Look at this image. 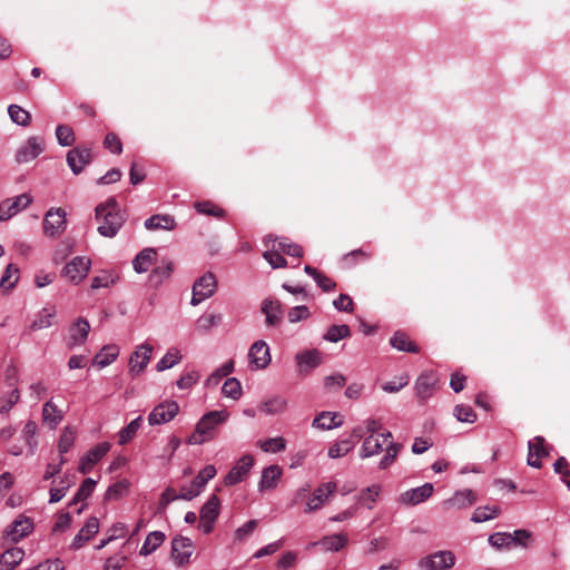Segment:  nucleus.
Segmentation results:
<instances>
[{
	"label": "nucleus",
	"instance_id": "f257e3e1",
	"mask_svg": "<svg viewBox=\"0 0 570 570\" xmlns=\"http://www.w3.org/2000/svg\"><path fill=\"white\" fill-rule=\"evenodd\" d=\"M95 218L98 222V233L108 238L115 237L126 222V215L115 197H109L96 206Z\"/></svg>",
	"mask_w": 570,
	"mask_h": 570
},
{
	"label": "nucleus",
	"instance_id": "f03ea898",
	"mask_svg": "<svg viewBox=\"0 0 570 570\" xmlns=\"http://www.w3.org/2000/svg\"><path fill=\"white\" fill-rule=\"evenodd\" d=\"M229 414L225 410L205 413L197 422L194 432L188 436L187 443L200 445L214 439L218 425L227 421Z\"/></svg>",
	"mask_w": 570,
	"mask_h": 570
},
{
	"label": "nucleus",
	"instance_id": "7ed1b4c3",
	"mask_svg": "<svg viewBox=\"0 0 570 570\" xmlns=\"http://www.w3.org/2000/svg\"><path fill=\"white\" fill-rule=\"evenodd\" d=\"M219 509L220 501L216 494L210 495V498L202 507L198 528L205 534H208L213 531L215 522L219 515Z\"/></svg>",
	"mask_w": 570,
	"mask_h": 570
},
{
	"label": "nucleus",
	"instance_id": "20e7f679",
	"mask_svg": "<svg viewBox=\"0 0 570 570\" xmlns=\"http://www.w3.org/2000/svg\"><path fill=\"white\" fill-rule=\"evenodd\" d=\"M217 288L216 276L213 273H206L199 277L193 286V297L190 304L196 306L203 301L214 295Z\"/></svg>",
	"mask_w": 570,
	"mask_h": 570
},
{
	"label": "nucleus",
	"instance_id": "39448f33",
	"mask_svg": "<svg viewBox=\"0 0 570 570\" xmlns=\"http://www.w3.org/2000/svg\"><path fill=\"white\" fill-rule=\"evenodd\" d=\"M66 212L65 209L58 207V208H50L43 218V232L47 236L56 237L62 234L66 230L67 227V219H66Z\"/></svg>",
	"mask_w": 570,
	"mask_h": 570
},
{
	"label": "nucleus",
	"instance_id": "423d86ee",
	"mask_svg": "<svg viewBox=\"0 0 570 570\" xmlns=\"http://www.w3.org/2000/svg\"><path fill=\"white\" fill-rule=\"evenodd\" d=\"M179 412V405L176 401L166 400L156 405L148 415L150 425L165 424L171 421Z\"/></svg>",
	"mask_w": 570,
	"mask_h": 570
},
{
	"label": "nucleus",
	"instance_id": "0eeeda50",
	"mask_svg": "<svg viewBox=\"0 0 570 570\" xmlns=\"http://www.w3.org/2000/svg\"><path fill=\"white\" fill-rule=\"evenodd\" d=\"M419 564L424 570H449L455 564V556L448 550L438 551L423 558Z\"/></svg>",
	"mask_w": 570,
	"mask_h": 570
},
{
	"label": "nucleus",
	"instance_id": "6e6552de",
	"mask_svg": "<svg viewBox=\"0 0 570 570\" xmlns=\"http://www.w3.org/2000/svg\"><path fill=\"white\" fill-rule=\"evenodd\" d=\"M153 346L144 343L132 352L129 358V373L131 376L140 375L151 360Z\"/></svg>",
	"mask_w": 570,
	"mask_h": 570
},
{
	"label": "nucleus",
	"instance_id": "1a4fd4ad",
	"mask_svg": "<svg viewBox=\"0 0 570 570\" xmlns=\"http://www.w3.org/2000/svg\"><path fill=\"white\" fill-rule=\"evenodd\" d=\"M254 465V458L250 454L243 455L230 469L224 479L226 485H235L246 479Z\"/></svg>",
	"mask_w": 570,
	"mask_h": 570
},
{
	"label": "nucleus",
	"instance_id": "9d476101",
	"mask_svg": "<svg viewBox=\"0 0 570 570\" xmlns=\"http://www.w3.org/2000/svg\"><path fill=\"white\" fill-rule=\"evenodd\" d=\"M248 358L252 368L254 370H263L266 368L271 361V352L267 343L265 341H256L249 348Z\"/></svg>",
	"mask_w": 570,
	"mask_h": 570
},
{
	"label": "nucleus",
	"instance_id": "9b49d317",
	"mask_svg": "<svg viewBox=\"0 0 570 570\" xmlns=\"http://www.w3.org/2000/svg\"><path fill=\"white\" fill-rule=\"evenodd\" d=\"M336 489L337 484L332 481L317 487L314 490L312 498L306 502L305 512L309 513L321 509L328 498L336 492Z\"/></svg>",
	"mask_w": 570,
	"mask_h": 570
},
{
	"label": "nucleus",
	"instance_id": "f8f14e48",
	"mask_svg": "<svg viewBox=\"0 0 570 570\" xmlns=\"http://www.w3.org/2000/svg\"><path fill=\"white\" fill-rule=\"evenodd\" d=\"M392 439L390 431H384L377 435H367L362 444L361 458L366 459L380 454L383 451V445Z\"/></svg>",
	"mask_w": 570,
	"mask_h": 570
},
{
	"label": "nucleus",
	"instance_id": "ddd939ff",
	"mask_svg": "<svg viewBox=\"0 0 570 570\" xmlns=\"http://www.w3.org/2000/svg\"><path fill=\"white\" fill-rule=\"evenodd\" d=\"M194 552V544L190 539L176 537L171 541V558L177 566H184L189 562Z\"/></svg>",
	"mask_w": 570,
	"mask_h": 570
},
{
	"label": "nucleus",
	"instance_id": "4468645a",
	"mask_svg": "<svg viewBox=\"0 0 570 570\" xmlns=\"http://www.w3.org/2000/svg\"><path fill=\"white\" fill-rule=\"evenodd\" d=\"M91 160L92 154L87 147L79 146L67 154V164L75 175H79Z\"/></svg>",
	"mask_w": 570,
	"mask_h": 570
},
{
	"label": "nucleus",
	"instance_id": "2eb2a0df",
	"mask_svg": "<svg viewBox=\"0 0 570 570\" xmlns=\"http://www.w3.org/2000/svg\"><path fill=\"white\" fill-rule=\"evenodd\" d=\"M32 198L28 194H21L14 198L0 203V220H8L20 210L28 207Z\"/></svg>",
	"mask_w": 570,
	"mask_h": 570
},
{
	"label": "nucleus",
	"instance_id": "dca6fc26",
	"mask_svg": "<svg viewBox=\"0 0 570 570\" xmlns=\"http://www.w3.org/2000/svg\"><path fill=\"white\" fill-rule=\"evenodd\" d=\"M432 483H424L421 487L410 489L399 497V502L403 505H416L428 500L433 494Z\"/></svg>",
	"mask_w": 570,
	"mask_h": 570
},
{
	"label": "nucleus",
	"instance_id": "f3484780",
	"mask_svg": "<svg viewBox=\"0 0 570 570\" xmlns=\"http://www.w3.org/2000/svg\"><path fill=\"white\" fill-rule=\"evenodd\" d=\"M43 150V140L39 137H30L16 154V160L20 164L29 163L38 157Z\"/></svg>",
	"mask_w": 570,
	"mask_h": 570
},
{
	"label": "nucleus",
	"instance_id": "a211bd4d",
	"mask_svg": "<svg viewBox=\"0 0 570 570\" xmlns=\"http://www.w3.org/2000/svg\"><path fill=\"white\" fill-rule=\"evenodd\" d=\"M90 265V259L86 257H75L66 265L63 269L65 276L77 284L87 276Z\"/></svg>",
	"mask_w": 570,
	"mask_h": 570
},
{
	"label": "nucleus",
	"instance_id": "6ab92c4d",
	"mask_svg": "<svg viewBox=\"0 0 570 570\" xmlns=\"http://www.w3.org/2000/svg\"><path fill=\"white\" fill-rule=\"evenodd\" d=\"M33 529V522L30 518L19 515L6 530V537L12 542H18L28 535Z\"/></svg>",
	"mask_w": 570,
	"mask_h": 570
},
{
	"label": "nucleus",
	"instance_id": "aec40b11",
	"mask_svg": "<svg viewBox=\"0 0 570 570\" xmlns=\"http://www.w3.org/2000/svg\"><path fill=\"white\" fill-rule=\"evenodd\" d=\"M90 324L86 318L79 317L69 327V335L67 338V345L72 348L82 345L89 334Z\"/></svg>",
	"mask_w": 570,
	"mask_h": 570
},
{
	"label": "nucleus",
	"instance_id": "412c9836",
	"mask_svg": "<svg viewBox=\"0 0 570 570\" xmlns=\"http://www.w3.org/2000/svg\"><path fill=\"white\" fill-rule=\"evenodd\" d=\"M110 450V444L108 442H101L92 448L85 456L81 458L79 463V471L82 474H86L91 471L94 465L105 456Z\"/></svg>",
	"mask_w": 570,
	"mask_h": 570
},
{
	"label": "nucleus",
	"instance_id": "4be33fe9",
	"mask_svg": "<svg viewBox=\"0 0 570 570\" xmlns=\"http://www.w3.org/2000/svg\"><path fill=\"white\" fill-rule=\"evenodd\" d=\"M528 448V464L532 468L540 469L542 466L541 458H544L549 454L544 446V439L542 436H534L529 441Z\"/></svg>",
	"mask_w": 570,
	"mask_h": 570
},
{
	"label": "nucleus",
	"instance_id": "5701e85b",
	"mask_svg": "<svg viewBox=\"0 0 570 570\" xmlns=\"http://www.w3.org/2000/svg\"><path fill=\"white\" fill-rule=\"evenodd\" d=\"M438 383V376L434 372L421 374L415 382V392L421 401H426L434 391Z\"/></svg>",
	"mask_w": 570,
	"mask_h": 570
},
{
	"label": "nucleus",
	"instance_id": "b1692460",
	"mask_svg": "<svg viewBox=\"0 0 570 570\" xmlns=\"http://www.w3.org/2000/svg\"><path fill=\"white\" fill-rule=\"evenodd\" d=\"M262 312L266 316L267 326H276L283 318L282 304L276 298H265L262 303Z\"/></svg>",
	"mask_w": 570,
	"mask_h": 570
},
{
	"label": "nucleus",
	"instance_id": "393cba45",
	"mask_svg": "<svg viewBox=\"0 0 570 570\" xmlns=\"http://www.w3.org/2000/svg\"><path fill=\"white\" fill-rule=\"evenodd\" d=\"M296 363L302 374H308L322 363V354L317 350L304 351L296 355Z\"/></svg>",
	"mask_w": 570,
	"mask_h": 570
},
{
	"label": "nucleus",
	"instance_id": "a878e982",
	"mask_svg": "<svg viewBox=\"0 0 570 570\" xmlns=\"http://www.w3.org/2000/svg\"><path fill=\"white\" fill-rule=\"evenodd\" d=\"M283 475V470L279 465L273 464L262 471L258 490L261 492L274 490Z\"/></svg>",
	"mask_w": 570,
	"mask_h": 570
},
{
	"label": "nucleus",
	"instance_id": "bb28decb",
	"mask_svg": "<svg viewBox=\"0 0 570 570\" xmlns=\"http://www.w3.org/2000/svg\"><path fill=\"white\" fill-rule=\"evenodd\" d=\"M99 531V520L96 517H90L80 531L73 538L71 543L72 549H80L87 541H89Z\"/></svg>",
	"mask_w": 570,
	"mask_h": 570
},
{
	"label": "nucleus",
	"instance_id": "cd10ccee",
	"mask_svg": "<svg viewBox=\"0 0 570 570\" xmlns=\"http://www.w3.org/2000/svg\"><path fill=\"white\" fill-rule=\"evenodd\" d=\"M476 501V497L472 490L456 491L450 499L443 501L445 509H466Z\"/></svg>",
	"mask_w": 570,
	"mask_h": 570
},
{
	"label": "nucleus",
	"instance_id": "c85d7f7f",
	"mask_svg": "<svg viewBox=\"0 0 570 570\" xmlns=\"http://www.w3.org/2000/svg\"><path fill=\"white\" fill-rule=\"evenodd\" d=\"M348 538L344 533H335L323 537L320 541L313 542L309 547L321 546L324 551H340L347 544Z\"/></svg>",
	"mask_w": 570,
	"mask_h": 570
},
{
	"label": "nucleus",
	"instance_id": "c756f323",
	"mask_svg": "<svg viewBox=\"0 0 570 570\" xmlns=\"http://www.w3.org/2000/svg\"><path fill=\"white\" fill-rule=\"evenodd\" d=\"M24 557L21 548H10L0 554V570H12Z\"/></svg>",
	"mask_w": 570,
	"mask_h": 570
},
{
	"label": "nucleus",
	"instance_id": "7c9ffc66",
	"mask_svg": "<svg viewBox=\"0 0 570 570\" xmlns=\"http://www.w3.org/2000/svg\"><path fill=\"white\" fill-rule=\"evenodd\" d=\"M156 255L154 248L142 249L132 261L134 269L139 274L147 272L156 259Z\"/></svg>",
	"mask_w": 570,
	"mask_h": 570
},
{
	"label": "nucleus",
	"instance_id": "2f4dec72",
	"mask_svg": "<svg viewBox=\"0 0 570 570\" xmlns=\"http://www.w3.org/2000/svg\"><path fill=\"white\" fill-rule=\"evenodd\" d=\"M287 409V401L282 396H273L262 402L258 410L267 415H275L285 412Z\"/></svg>",
	"mask_w": 570,
	"mask_h": 570
},
{
	"label": "nucleus",
	"instance_id": "473e14b6",
	"mask_svg": "<svg viewBox=\"0 0 570 570\" xmlns=\"http://www.w3.org/2000/svg\"><path fill=\"white\" fill-rule=\"evenodd\" d=\"M338 414L337 413H334V412H322L321 414H318L314 420H313V423L312 425L316 429H321V430H331V429H334V428H338L343 424V420L340 419L338 421H336V419H338Z\"/></svg>",
	"mask_w": 570,
	"mask_h": 570
},
{
	"label": "nucleus",
	"instance_id": "72a5a7b5",
	"mask_svg": "<svg viewBox=\"0 0 570 570\" xmlns=\"http://www.w3.org/2000/svg\"><path fill=\"white\" fill-rule=\"evenodd\" d=\"M165 539H166V535L161 531L150 532L146 537V539L140 548L139 554L145 556V557L151 554L164 543Z\"/></svg>",
	"mask_w": 570,
	"mask_h": 570
},
{
	"label": "nucleus",
	"instance_id": "f704fd0d",
	"mask_svg": "<svg viewBox=\"0 0 570 570\" xmlns=\"http://www.w3.org/2000/svg\"><path fill=\"white\" fill-rule=\"evenodd\" d=\"M391 345L403 352L409 353H419V346L410 340V337L403 332H395L394 335L390 340Z\"/></svg>",
	"mask_w": 570,
	"mask_h": 570
},
{
	"label": "nucleus",
	"instance_id": "c9c22d12",
	"mask_svg": "<svg viewBox=\"0 0 570 570\" xmlns=\"http://www.w3.org/2000/svg\"><path fill=\"white\" fill-rule=\"evenodd\" d=\"M273 240H275L276 247L282 254H286L293 257H302L303 248L299 245L288 243L286 239L273 238V236L269 235L265 238L266 246L269 247V242L273 243Z\"/></svg>",
	"mask_w": 570,
	"mask_h": 570
},
{
	"label": "nucleus",
	"instance_id": "e433bc0d",
	"mask_svg": "<svg viewBox=\"0 0 570 570\" xmlns=\"http://www.w3.org/2000/svg\"><path fill=\"white\" fill-rule=\"evenodd\" d=\"M145 227L149 230H171L175 228V220L169 215H153L145 220Z\"/></svg>",
	"mask_w": 570,
	"mask_h": 570
},
{
	"label": "nucleus",
	"instance_id": "4c0bfd02",
	"mask_svg": "<svg viewBox=\"0 0 570 570\" xmlns=\"http://www.w3.org/2000/svg\"><path fill=\"white\" fill-rule=\"evenodd\" d=\"M119 355V347L117 345H105L101 351L95 356L94 364L102 368L111 364Z\"/></svg>",
	"mask_w": 570,
	"mask_h": 570
},
{
	"label": "nucleus",
	"instance_id": "58836bf2",
	"mask_svg": "<svg viewBox=\"0 0 570 570\" xmlns=\"http://www.w3.org/2000/svg\"><path fill=\"white\" fill-rule=\"evenodd\" d=\"M42 416L47 424L56 428L62 421L63 413L52 401H48L43 404Z\"/></svg>",
	"mask_w": 570,
	"mask_h": 570
},
{
	"label": "nucleus",
	"instance_id": "ea45409f",
	"mask_svg": "<svg viewBox=\"0 0 570 570\" xmlns=\"http://www.w3.org/2000/svg\"><path fill=\"white\" fill-rule=\"evenodd\" d=\"M183 358L180 351L176 347H170L166 354L159 360L156 364V370L158 372H163L165 370L171 368L176 364H178Z\"/></svg>",
	"mask_w": 570,
	"mask_h": 570
},
{
	"label": "nucleus",
	"instance_id": "a19ab883",
	"mask_svg": "<svg viewBox=\"0 0 570 570\" xmlns=\"http://www.w3.org/2000/svg\"><path fill=\"white\" fill-rule=\"evenodd\" d=\"M263 257L269 263L272 268H284L287 265L283 254L277 249L275 240L271 247L264 252Z\"/></svg>",
	"mask_w": 570,
	"mask_h": 570
},
{
	"label": "nucleus",
	"instance_id": "79ce46f5",
	"mask_svg": "<svg viewBox=\"0 0 570 570\" xmlns=\"http://www.w3.org/2000/svg\"><path fill=\"white\" fill-rule=\"evenodd\" d=\"M142 423V417L138 416L135 420H132L127 426L121 429L118 434V443L120 445L127 444L129 441L134 439L137 431L140 429Z\"/></svg>",
	"mask_w": 570,
	"mask_h": 570
},
{
	"label": "nucleus",
	"instance_id": "37998d69",
	"mask_svg": "<svg viewBox=\"0 0 570 570\" xmlns=\"http://www.w3.org/2000/svg\"><path fill=\"white\" fill-rule=\"evenodd\" d=\"M500 513V509L497 505L479 507L474 510L471 521L475 523L485 522L494 519Z\"/></svg>",
	"mask_w": 570,
	"mask_h": 570
},
{
	"label": "nucleus",
	"instance_id": "c03bdc74",
	"mask_svg": "<svg viewBox=\"0 0 570 570\" xmlns=\"http://www.w3.org/2000/svg\"><path fill=\"white\" fill-rule=\"evenodd\" d=\"M56 311L53 308H43L32 322L30 328L32 331L42 330L52 325Z\"/></svg>",
	"mask_w": 570,
	"mask_h": 570
},
{
	"label": "nucleus",
	"instance_id": "a18cd8bd",
	"mask_svg": "<svg viewBox=\"0 0 570 570\" xmlns=\"http://www.w3.org/2000/svg\"><path fill=\"white\" fill-rule=\"evenodd\" d=\"M10 119L19 126H28L31 121V115L29 111L18 105H10L8 108Z\"/></svg>",
	"mask_w": 570,
	"mask_h": 570
},
{
	"label": "nucleus",
	"instance_id": "49530a36",
	"mask_svg": "<svg viewBox=\"0 0 570 570\" xmlns=\"http://www.w3.org/2000/svg\"><path fill=\"white\" fill-rule=\"evenodd\" d=\"M222 392L226 397L234 401L239 400L243 394L240 382L235 377L227 379L223 384Z\"/></svg>",
	"mask_w": 570,
	"mask_h": 570
},
{
	"label": "nucleus",
	"instance_id": "de8ad7c7",
	"mask_svg": "<svg viewBox=\"0 0 570 570\" xmlns=\"http://www.w3.org/2000/svg\"><path fill=\"white\" fill-rule=\"evenodd\" d=\"M351 335V330L347 325H332L327 328L324 340L336 343L343 338H346Z\"/></svg>",
	"mask_w": 570,
	"mask_h": 570
},
{
	"label": "nucleus",
	"instance_id": "09e8293b",
	"mask_svg": "<svg viewBox=\"0 0 570 570\" xmlns=\"http://www.w3.org/2000/svg\"><path fill=\"white\" fill-rule=\"evenodd\" d=\"M401 449L402 445L400 443H394L390 441L389 444L386 445L385 454L379 463L380 469L384 470L392 465L393 462L396 460Z\"/></svg>",
	"mask_w": 570,
	"mask_h": 570
},
{
	"label": "nucleus",
	"instance_id": "8fccbe9b",
	"mask_svg": "<svg viewBox=\"0 0 570 570\" xmlns=\"http://www.w3.org/2000/svg\"><path fill=\"white\" fill-rule=\"evenodd\" d=\"M354 448V441L350 439L341 440L328 449V456L331 459H338L346 455Z\"/></svg>",
	"mask_w": 570,
	"mask_h": 570
},
{
	"label": "nucleus",
	"instance_id": "3c124183",
	"mask_svg": "<svg viewBox=\"0 0 570 570\" xmlns=\"http://www.w3.org/2000/svg\"><path fill=\"white\" fill-rule=\"evenodd\" d=\"M129 481L126 479L119 480L111 484L107 491H106V499L107 500H118L122 498L129 489Z\"/></svg>",
	"mask_w": 570,
	"mask_h": 570
},
{
	"label": "nucleus",
	"instance_id": "603ef678",
	"mask_svg": "<svg viewBox=\"0 0 570 570\" xmlns=\"http://www.w3.org/2000/svg\"><path fill=\"white\" fill-rule=\"evenodd\" d=\"M76 440V432L69 426H66L62 430V433L60 435L58 449L60 456H62L65 453H67L75 444Z\"/></svg>",
	"mask_w": 570,
	"mask_h": 570
},
{
	"label": "nucleus",
	"instance_id": "864d4df0",
	"mask_svg": "<svg viewBox=\"0 0 570 570\" xmlns=\"http://www.w3.org/2000/svg\"><path fill=\"white\" fill-rule=\"evenodd\" d=\"M37 433V424L32 421L26 423L22 429V438L24 440L26 445L29 449V453L33 454L37 448V441L35 439Z\"/></svg>",
	"mask_w": 570,
	"mask_h": 570
},
{
	"label": "nucleus",
	"instance_id": "5fc2aeb1",
	"mask_svg": "<svg viewBox=\"0 0 570 570\" xmlns=\"http://www.w3.org/2000/svg\"><path fill=\"white\" fill-rule=\"evenodd\" d=\"M194 207L199 214L214 216L217 218L224 217V215H225L224 209H222L220 207H218L217 205H215L214 203L208 202V200L197 202V203H195Z\"/></svg>",
	"mask_w": 570,
	"mask_h": 570
},
{
	"label": "nucleus",
	"instance_id": "6e6d98bb",
	"mask_svg": "<svg viewBox=\"0 0 570 570\" xmlns=\"http://www.w3.org/2000/svg\"><path fill=\"white\" fill-rule=\"evenodd\" d=\"M57 140L61 146H72L76 141L75 132L67 125H59L56 129Z\"/></svg>",
	"mask_w": 570,
	"mask_h": 570
},
{
	"label": "nucleus",
	"instance_id": "4d7b16f0",
	"mask_svg": "<svg viewBox=\"0 0 570 570\" xmlns=\"http://www.w3.org/2000/svg\"><path fill=\"white\" fill-rule=\"evenodd\" d=\"M222 321V314H204L197 320V327L203 331H209L213 327L219 326Z\"/></svg>",
	"mask_w": 570,
	"mask_h": 570
},
{
	"label": "nucleus",
	"instance_id": "13d9d810",
	"mask_svg": "<svg viewBox=\"0 0 570 570\" xmlns=\"http://www.w3.org/2000/svg\"><path fill=\"white\" fill-rule=\"evenodd\" d=\"M259 446L264 452L277 453L285 450L286 441L282 436L271 438L261 442Z\"/></svg>",
	"mask_w": 570,
	"mask_h": 570
},
{
	"label": "nucleus",
	"instance_id": "bf43d9fd",
	"mask_svg": "<svg viewBox=\"0 0 570 570\" xmlns=\"http://www.w3.org/2000/svg\"><path fill=\"white\" fill-rule=\"evenodd\" d=\"M96 487V481L88 478L86 479L82 484L80 485V488L78 489L77 493L75 494L72 501L70 502V504H76L80 501H83L86 500L88 497H90V494L92 493L94 489Z\"/></svg>",
	"mask_w": 570,
	"mask_h": 570
},
{
	"label": "nucleus",
	"instance_id": "052dcab7",
	"mask_svg": "<svg viewBox=\"0 0 570 570\" xmlns=\"http://www.w3.org/2000/svg\"><path fill=\"white\" fill-rule=\"evenodd\" d=\"M489 543L497 549H510L512 546V538L510 533L498 532L489 537Z\"/></svg>",
	"mask_w": 570,
	"mask_h": 570
},
{
	"label": "nucleus",
	"instance_id": "680f3d73",
	"mask_svg": "<svg viewBox=\"0 0 570 570\" xmlns=\"http://www.w3.org/2000/svg\"><path fill=\"white\" fill-rule=\"evenodd\" d=\"M454 416L460 422L473 423L476 414L470 405L460 404L454 407Z\"/></svg>",
	"mask_w": 570,
	"mask_h": 570
},
{
	"label": "nucleus",
	"instance_id": "e2e57ef3",
	"mask_svg": "<svg viewBox=\"0 0 570 570\" xmlns=\"http://www.w3.org/2000/svg\"><path fill=\"white\" fill-rule=\"evenodd\" d=\"M553 468H554V472L561 476L562 481L566 483V485L570 490V464L567 461V459L563 456L559 458L554 462Z\"/></svg>",
	"mask_w": 570,
	"mask_h": 570
},
{
	"label": "nucleus",
	"instance_id": "0e129e2a",
	"mask_svg": "<svg viewBox=\"0 0 570 570\" xmlns=\"http://www.w3.org/2000/svg\"><path fill=\"white\" fill-rule=\"evenodd\" d=\"M19 269L16 265L9 264L1 277L0 285L4 288H11L18 281Z\"/></svg>",
	"mask_w": 570,
	"mask_h": 570
},
{
	"label": "nucleus",
	"instance_id": "69168bd1",
	"mask_svg": "<svg viewBox=\"0 0 570 570\" xmlns=\"http://www.w3.org/2000/svg\"><path fill=\"white\" fill-rule=\"evenodd\" d=\"M233 371H234V362L233 361H228V362L224 363L220 367H218L214 373H212L209 375V377L207 379V384L208 385L217 384L220 381V379H223L224 376H227Z\"/></svg>",
	"mask_w": 570,
	"mask_h": 570
},
{
	"label": "nucleus",
	"instance_id": "338daca9",
	"mask_svg": "<svg viewBox=\"0 0 570 570\" xmlns=\"http://www.w3.org/2000/svg\"><path fill=\"white\" fill-rule=\"evenodd\" d=\"M171 272H173V264L166 263L165 265L158 266L155 269H153L149 278L151 282L159 284L164 279L168 278L170 276Z\"/></svg>",
	"mask_w": 570,
	"mask_h": 570
},
{
	"label": "nucleus",
	"instance_id": "774afa93",
	"mask_svg": "<svg viewBox=\"0 0 570 570\" xmlns=\"http://www.w3.org/2000/svg\"><path fill=\"white\" fill-rule=\"evenodd\" d=\"M311 316V312L307 306L298 305L291 308L287 313V318L291 323H297L307 320Z\"/></svg>",
	"mask_w": 570,
	"mask_h": 570
}]
</instances>
